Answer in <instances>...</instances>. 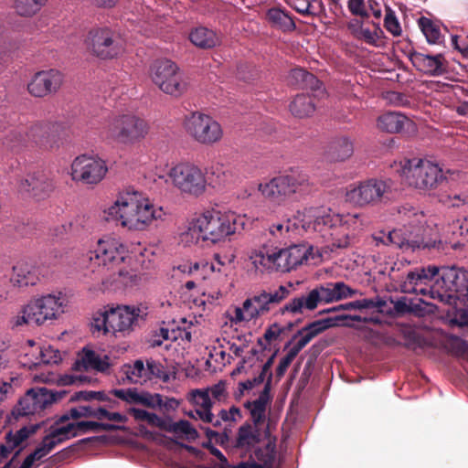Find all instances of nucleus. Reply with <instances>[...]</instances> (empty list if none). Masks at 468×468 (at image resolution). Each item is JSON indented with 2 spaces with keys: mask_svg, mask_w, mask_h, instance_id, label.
I'll return each mask as SVG.
<instances>
[{
  "mask_svg": "<svg viewBox=\"0 0 468 468\" xmlns=\"http://www.w3.org/2000/svg\"><path fill=\"white\" fill-rule=\"evenodd\" d=\"M104 219L131 231H144L164 222L167 212L145 194L133 188L117 194L112 205L103 210Z\"/></svg>",
  "mask_w": 468,
  "mask_h": 468,
  "instance_id": "obj_1",
  "label": "nucleus"
},
{
  "mask_svg": "<svg viewBox=\"0 0 468 468\" xmlns=\"http://www.w3.org/2000/svg\"><path fill=\"white\" fill-rule=\"evenodd\" d=\"M359 214H337L326 207H308L302 213V227L314 231L331 241L332 249L346 248L350 243L349 230L362 228Z\"/></svg>",
  "mask_w": 468,
  "mask_h": 468,
  "instance_id": "obj_2",
  "label": "nucleus"
},
{
  "mask_svg": "<svg viewBox=\"0 0 468 468\" xmlns=\"http://www.w3.org/2000/svg\"><path fill=\"white\" fill-rule=\"evenodd\" d=\"M27 141L43 151H58L63 145L61 125L53 121H37L23 129L11 130L4 144L14 149Z\"/></svg>",
  "mask_w": 468,
  "mask_h": 468,
  "instance_id": "obj_3",
  "label": "nucleus"
},
{
  "mask_svg": "<svg viewBox=\"0 0 468 468\" xmlns=\"http://www.w3.org/2000/svg\"><path fill=\"white\" fill-rule=\"evenodd\" d=\"M147 314V307L142 305L107 306L93 316L92 332L103 335L121 333L125 335L130 334L140 321L145 320Z\"/></svg>",
  "mask_w": 468,
  "mask_h": 468,
  "instance_id": "obj_4",
  "label": "nucleus"
},
{
  "mask_svg": "<svg viewBox=\"0 0 468 468\" xmlns=\"http://www.w3.org/2000/svg\"><path fill=\"white\" fill-rule=\"evenodd\" d=\"M190 230L197 232L203 241L222 242L236 232V216L214 208L207 209L193 220Z\"/></svg>",
  "mask_w": 468,
  "mask_h": 468,
  "instance_id": "obj_5",
  "label": "nucleus"
},
{
  "mask_svg": "<svg viewBox=\"0 0 468 468\" xmlns=\"http://www.w3.org/2000/svg\"><path fill=\"white\" fill-rule=\"evenodd\" d=\"M310 189L309 176L303 171H291L261 182L258 190L270 203L282 205L294 194H303Z\"/></svg>",
  "mask_w": 468,
  "mask_h": 468,
  "instance_id": "obj_6",
  "label": "nucleus"
},
{
  "mask_svg": "<svg viewBox=\"0 0 468 468\" xmlns=\"http://www.w3.org/2000/svg\"><path fill=\"white\" fill-rule=\"evenodd\" d=\"M181 194L200 197L206 193L207 188V177L203 169L196 163L181 161L173 164L168 167L165 176H159L165 178Z\"/></svg>",
  "mask_w": 468,
  "mask_h": 468,
  "instance_id": "obj_7",
  "label": "nucleus"
},
{
  "mask_svg": "<svg viewBox=\"0 0 468 468\" xmlns=\"http://www.w3.org/2000/svg\"><path fill=\"white\" fill-rule=\"evenodd\" d=\"M147 133L146 122L133 114L116 115L110 118L101 131L104 140L124 145H132L140 142Z\"/></svg>",
  "mask_w": 468,
  "mask_h": 468,
  "instance_id": "obj_8",
  "label": "nucleus"
},
{
  "mask_svg": "<svg viewBox=\"0 0 468 468\" xmlns=\"http://www.w3.org/2000/svg\"><path fill=\"white\" fill-rule=\"evenodd\" d=\"M400 174L407 184L423 191L437 188L446 179L438 164L421 158L405 160Z\"/></svg>",
  "mask_w": 468,
  "mask_h": 468,
  "instance_id": "obj_9",
  "label": "nucleus"
},
{
  "mask_svg": "<svg viewBox=\"0 0 468 468\" xmlns=\"http://www.w3.org/2000/svg\"><path fill=\"white\" fill-rule=\"evenodd\" d=\"M434 300L447 304L468 303V271L455 267H441L436 278Z\"/></svg>",
  "mask_w": 468,
  "mask_h": 468,
  "instance_id": "obj_10",
  "label": "nucleus"
},
{
  "mask_svg": "<svg viewBox=\"0 0 468 468\" xmlns=\"http://www.w3.org/2000/svg\"><path fill=\"white\" fill-rule=\"evenodd\" d=\"M184 128L192 140L202 145L216 144L224 136L221 124L209 114L201 112H193L186 115Z\"/></svg>",
  "mask_w": 468,
  "mask_h": 468,
  "instance_id": "obj_11",
  "label": "nucleus"
},
{
  "mask_svg": "<svg viewBox=\"0 0 468 468\" xmlns=\"http://www.w3.org/2000/svg\"><path fill=\"white\" fill-rule=\"evenodd\" d=\"M440 273V267L426 265L415 267L401 277L400 290L405 293L422 295L425 299L434 300L436 279Z\"/></svg>",
  "mask_w": 468,
  "mask_h": 468,
  "instance_id": "obj_12",
  "label": "nucleus"
},
{
  "mask_svg": "<svg viewBox=\"0 0 468 468\" xmlns=\"http://www.w3.org/2000/svg\"><path fill=\"white\" fill-rule=\"evenodd\" d=\"M90 261V268L101 267L114 271L127 258V250L123 243L116 238L105 237L98 240L94 250L86 256ZM92 271H95L92 269Z\"/></svg>",
  "mask_w": 468,
  "mask_h": 468,
  "instance_id": "obj_13",
  "label": "nucleus"
},
{
  "mask_svg": "<svg viewBox=\"0 0 468 468\" xmlns=\"http://www.w3.org/2000/svg\"><path fill=\"white\" fill-rule=\"evenodd\" d=\"M153 82L165 93L179 97L187 84L176 63L169 59L156 60L151 67Z\"/></svg>",
  "mask_w": 468,
  "mask_h": 468,
  "instance_id": "obj_14",
  "label": "nucleus"
},
{
  "mask_svg": "<svg viewBox=\"0 0 468 468\" xmlns=\"http://www.w3.org/2000/svg\"><path fill=\"white\" fill-rule=\"evenodd\" d=\"M389 186L383 180L370 178L349 185L346 192V199L358 206H376L382 202Z\"/></svg>",
  "mask_w": 468,
  "mask_h": 468,
  "instance_id": "obj_15",
  "label": "nucleus"
},
{
  "mask_svg": "<svg viewBox=\"0 0 468 468\" xmlns=\"http://www.w3.org/2000/svg\"><path fill=\"white\" fill-rule=\"evenodd\" d=\"M87 48L101 59L119 56L122 48L115 34L109 27H96L89 31L85 39Z\"/></svg>",
  "mask_w": 468,
  "mask_h": 468,
  "instance_id": "obj_16",
  "label": "nucleus"
},
{
  "mask_svg": "<svg viewBox=\"0 0 468 468\" xmlns=\"http://www.w3.org/2000/svg\"><path fill=\"white\" fill-rule=\"evenodd\" d=\"M108 171L104 160L98 156L82 154L71 164V177L74 181L87 185L98 184Z\"/></svg>",
  "mask_w": 468,
  "mask_h": 468,
  "instance_id": "obj_17",
  "label": "nucleus"
},
{
  "mask_svg": "<svg viewBox=\"0 0 468 468\" xmlns=\"http://www.w3.org/2000/svg\"><path fill=\"white\" fill-rule=\"evenodd\" d=\"M57 399L56 394L47 388H32L19 399L15 413L17 416L39 415Z\"/></svg>",
  "mask_w": 468,
  "mask_h": 468,
  "instance_id": "obj_18",
  "label": "nucleus"
},
{
  "mask_svg": "<svg viewBox=\"0 0 468 468\" xmlns=\"http://www.w3.org/2000/svg\"><path fill=\"white\" fill-rule=\"evenodd\" d=\"M290 294V289L287 286L280 285L278 288L269 291H261L252 297L245 300V307L248 309L253 319L270 312L273 305L280 303Z\"/></svg>",
  "mask_w": 468,
  "mask_h": 468,
  "instance_id": "obj_19",
  "label": "nucleus"
},
{
  "mask_svg": "<svg viewBox=\"0 0 468 468\" xmlns=\"http://www.w3.org/2000/svg\"><path fill=\"white\" fill-rule=\"evenodd\" d=\"M64 81V75L61 71L50 69L37 72L27 84L28 92L37 98H43L56 93Z\"/></svg>",
  "mask_w": 468,
  "mask_h": 468,
  "instance_id": "obj_20",
  "label": "nucleus"
},
{
  "mask_svg": "<svg viewBox=\"0 0 468 468\" xmlns=\"http://www.w3.org/2000/svg\"><path fill=\"white\" fill-rule=\"evenodd\" d=\"M64 299L61 293L47 294L28 303L29 310L35 314L37 325L48 320L56 319L62 313Z\"/></svg>",
  "mask_w": 468,
  "mask_h": 468,
  "instance_id": "obj_21",
  "label": "nucleus"
},
{
  "mask_svg": "<svg viewBox=\"0 0 468 468\" xmlns=\"http://www.w3.org/2000/svg\"><path fill=\"white\" fill-rule=\"evenodd\" d=\"M18 192L37 200L44 199L53 191L54 183L43 172L27 175L17 185Z\"/></svg>",
  "mask_w": 468,
  "mask_h": 468,
  "instance_id": "obj_22",
  "label": "nucleus"
},
{
  "mask_svg": "<svg viewBox=\"0 0 468 468\" xmlns=\"http://www.w3.org/2000/svg\"><path fill=\"white\" fill-rule=\"evenodd\" d=\"M69 420L68 416H62L54 425L50 427L49 432L46 435L39 446L48 454L57 445L78 436L75 422H65Z\"/></svg>",
  "mask_w": 468,
  "mask_h": 468,
  "instance_id": "obj_23",
  "label": "nucleus"
},
{
  "mask_svg": "<svg viewBox=\"0 0 468 468\" xmlns=\"http://www.w3.org/2000/svg\"><path fill=\"white\" fill-rule=\"evenodd\" d=\"M188 399L196 407L194 412L188 413L189 417L200 420L205 423H210L214 427L220 426V420L211 411L213 401L208 390L193 389L189 393Z\"/></svg>",
  "mask_w": 468,
  "mask_h": 468,
  "instance_id": "obj_24",
  "label": "nucleus"
},
{
  "mask_svg": "<svg viewBox=\"0 0 468 468\" xmlns=\"http://www.w3.org/2000/svg\"><path fill=\"white\" fill-rule=\"evenodd\" d=\"M249 259L256 270L261 271H281L280 248L270 244L252 250Z\"/></svg>",
  "mask_w": 468,
  "mask_h": 468,
  "instance_id": "obj_25",
  "label": "nucleus"
},
{
  "mask_svg": "<svg viewBox=\"0 0 468 468\" xmlns=\"http://www.w3.org/2000/svg\"><path fill=\"white\" fill-rule=\"evenodd\" d=\"M410 59L417 70L428 76L438 77L447 72V61L442 54L414 52L410 54Z\"/></svg>",
  "mask_w": 468,
  "mask_h": 468,
  "instance_id": "obj_26",
  "label": "nucleus"
},
{
  "mask_svg": "<svg viewBox=\"0 0 468 468\" xmlns=\"http://www.w3.org/2000/svg\"><path fill=\"white\" fill-rule=\"evenodd\" d=\"M311 250L312 247L306 244L280 248L281 272H289L305 262Z\"/></svg>",
  "mask_w": 468,
  "mask_h": 468,
  "instance_id": "obj_27",
  "label": "nucleus"
},
{
  "mask_svg": "<svg viewBox=\"0 0 468 468\" xmlns=\"http://www.w3.org/2000/svg\"><path fill=\"white\" fill-rule=\"evenodd\" d=\"M378 127L384 132L412 133L416 131L415 123L406 115L400 112H386L380 115L377 121Z\"/></svg>",
  "mask_w": 468,
  "mask_h": 468,
  "instance_id": "obj_28",
  "label": "nucleus"
},
{
  "mask_svg": "<svg viewBox=\"0 0 468 468\" xmlns=\"http://www.w3.org/2000/svg\"><path fill=\"white\" fill-rule=\"evenodd\" d=\"M112 393L118 399L129 404H140L152 409L163 405L160 394H151L147 391H139L135 388L113 389Z\"/></svg>",
  "mask_w": 468,
  "mask_h": 468,
  "instance_id": "obj_29",
  "label": "nucleus"
},
{
  "mask_svg": "<svg viewBox=\"0 0 468 468\" xmlns=\"http://www.w3.org/2000/svg\"><path fill=\"white\" fill-rule=\"evenodd\" d=\"M318 292V299L321 303L338 302L356 293V291L346 284L344 282H326L314 288Z\"/></svg>",
  "mask_w": 468,
  "mask_h": 468,
  "instance_id": "obj_30",
  "label": "nucleus"
},
{
  "mask_svg": "<svg viewBox=\"0 0 468 468\" xmlns=\"http://www.w3.org/2000/svg\"><path fill=\"white\" fill-rule=\"evenodd\" d=\"M38 427V424H35L25 426L16 432L9 431L5 435V442L0 446V463H2L13 451H16L15 455H17L22 449V442L30 435L34 434Z\"/></svg>",
  "mask_w": 468,
  "mask_h": 468,
  "instance_id": "obj_31",
  "label": "nucleus"
},
{
  "mask_svg": "<svg viewBox=\"0 0 468 468\" xmlns=\"http://www.w3.org/2000/svg\"><path fill=\"white\" fill-rule=\"evenodd\" d=\"M209 185L216 189H223L236 182L237 176L232 166L222 162L212 164L208 170Z\"/></svg>",
  "mask_w": 468,
  "mask_h": 468,
  "instance_id": "obj_32",
  "label": "nucleus"
},
{
  "mask_svg": "<svg viewBox=\"0 0 468 468\" xmlns=\"http://www.w3.org/2000/svg\"><path fill=\"white\" fill-rule=\"evenodd\" d=\"M12 271L10 282L15 287L24 288L35 285L39 279L36 267L27 261H17Z\"/></svg>",
  "mask_w": 468,
  "mask_h": 468,
  "instance_id": "obj_33",
  "label": "nucleus"
},
{
  "mask_svg": "<svg viewBox=\"0 0 468 468\" xmlns=\"http://www.w3.org/2000/svg\"><path fill=\"white\" fill-rule=\"evenodd\" d=\"M272 374L270 372L263 390L259 398L252 402H248L246 407L250 411L251 420L254 426L260 427L264 422L266 417V406L270 400L271 386Z\"/></svg>",
  "mask_w": 468,
  "mask_h": 468,
  "instance_id": "obj_34",
  "label": "nucleus"
},
{
  "mask_svg": "<svg viewBox=\"0 0 468 468\" xmlns=\"http://www.w3.org/2000/svg\"><path fill=\"white\" fill-rule=\"evenodd\" d=\"M354 154V140L347 135L333 138L326 150L327 158L333 162H344Z\"/></svg>",
  "mask_w": 468,
  "mask_h": 468,
  "instance_id": "obj_35",
  "label": "nucleus"
},
{
  "mask_svg": "<svg viewBox=\"0 0 468 468\" xmlns=\"http://www.w3.org/2000/svg\"><path fill=\"white\" fill-rule=\"evenodd\" d=\"M110 358L107 355L101 356L93 350L83 348L82 354L73 365L75 370L106 371L110 367Z\"/></svg>",
  "mask_w": 468,
  "mask_h": 468,
  "instance_id": "obj_36",
  "label": "nucleus"
},
{
  "mask_svg": "<svg viewBox=\"0 0 468 468\" xmlns=\"http://www.w3.org/2000/svg\"><path fill=\"white\" fill-rule=\"evenodd\" d=\"M261 436L260 427L245 423L239 428L233 447L250 452L260 442Z\"/></svg>",
  "mask_w": 468,
  "mask_h": 468,
  "instance_id": "obj_37",
  "label": "nucleus"
},
{
  "mask_svg": "<svg viewBox=\"0 0 468 468\" xmlns=\"http://www.w3.org/2000/svg\"><path fill=\"white\" fill-rule=\"evenodd\" d=\"M61 360V354L58 349L51 346H44L38 348V356L25 353L21 357L20 363L32 369L41 364H58Z\"/></svg>",
  "mask_w": 468,
  "mask_h": 468,
  "instance_id": "obj_38",
  "label": "nucleus"
},
{
  "mask_svg": "<svg viewBox=\"0 0 468 468\" xmlns=\"http://www.w3.org/2000/svg\"><path fill=\"white\" fill-rule=\"evenodd\" d=\"M319 303L318 292L314 288L308 293L299 295L290 300L284 304L281 311L282 314L290 313L292 314H303L304 310H314Z\"/></svg>",
  "mask_w": 468,
  "mask_h": 468,
  "instance_id": "obj_39",
  "label": "nucleus"
},
{
  "mask_svg": "<svg viewBox=\"0 0 468 468\" xmlns=\"http://www.w3.org/2000/svg\"><path fill=\"white\" fill-rule=\"evenodd\" d=\"M389 244H393L403 250H412L416 249L426 248L428 244L422 239L413 237V231H409L407 234L401 229H396L389 231Z\"/></svg>",
  "mask_w": 468,
  "mask_h": 468,
  "instance_id": "obj_40",
  "label": "nucleus"
},
{
  "mask_svg": "<svg viewBox=\"0 0 468 468\" xmlns=\"http://www.w3.org/2000/svg\"><path fill=\"white\" fill-rule=\"evenodd\" d=\"M189 39L193 45L199 48H212L220 43L218 35L205 27H198L193 29L189 34Z\"/></svg>",
  "mask_w": 468,
  "mask_h": 468,
  "instance_id": "obj_41",
  "label": "nucleus"
},
{
  "mask_svg": "<svg viewBox=\"0 0 468 468\" xmlns=\"http://www.w3.org/2000/svg\"><path fill=\"white\" fill-rule=\"evenodd\" d=\"M289 81L292 85L301 89L317 90L321 87V82L314 75L301 68L291 70Z\"/></svg>",
  "mask_w": 468,
  "mask_h": 468,
  "instance_id": "obj_42",
  "label": "nucleus"
},
{
  "mask_svg": "<svg viewBox=\"0 0 468 468\" xmlns=\"http://www.w3.org/2000/svg\"><path fill=\"white\" fill-rule=\"evenodd\" d=\"M125 380L132 384H144L148 381L146 365L141 359L135 360L133 364H125L122 367Z\"/></svg>",
  "mask_w": 468,
  "mask_h": 468,
  "instance_id": "obj_43",
  "label": "nucleus"
},
{
  "mask_svg": "<svg viewBox=\"0 0 468 468\" xmlns=\"http://www.w3.org/2000/svg\"><path fill=\"white\" fill-rule=\"evenodd\" d=\"M348 318H351V316L348 314H337L334 317L314 321L303 327L304 331H309L315 337L330 327L337 325H350L349 323L344 322V319Z\"/></svg>",
  "mask_w": 468,
  "mask_h": 468,
  "instance_id": "obj_44",
  "label": "nucleus"
},
{
  "mask_svg": "<svg viewBox=\"0 0 468 468\" xmlns=\"http://www.w3.org/2000/svg\"><path fill=\"white\" fill-rule=\"evenodd\" d=\"M234 261V256L214 254V261L212 262H196L190 268V271H197L202 269L204 271H210L211 272L225 273L227 265H229Z\"/></svg>",
  "mask_w": 468,
  "mask_h": 468,
  "instance_id": "obj_45",
  "label": "nucleus"
},
{
  "mask_svg": "<svg viewBox=\"0 0 468 468\" xmlns=\"http://www.w3.org/2000/svg\"><path fill=\"white\" fill-rule=\"evenodd\" d=\"M290 111L298 118L311 116L315 111L314 100L308 95L299 94L291 102Z\"/></svg>",
  "mask_w": 468,
  "mask_h": 468,
  "instance_id": "obj_46",
  "label": "nucleus"
},
{
  "mask_svg": "<svg viewBox=\"0 0 468 468\" xmlns=\"http://www.w3.org/2000/svg\"><path fill=\"white\" fill-rule=\"evenodd\" d=\"M267 19L273 27L282 31H292L295 28L292 18L286 12L278 7L270 8L268 10Z\"/></svg>",
  "mask_w": 468,
  "mask_h": 468,
  "instance_id": "obj_47",
  "label": "nucleus"
},
{
  "mask_svg": "<svg viewBox=\"0 0 468 468\" xmlns=\"http://www.w3.org/2000/svg\"><path fill=\"white\" fill-rule=\"evenodd\" d=\"M162 430L175 433L178 436L185 435V437L189 441L195 440L198 437L197 430L188 420H181L179 421H166L165 420V424L162 427Z\"/></svg>",
  "mask_w": 468,
  "mask_h": 468,
  "instance_id": "obj_48",
  "label": "nucleus"
},
{
  "mask_svg": "<svg viewBox=\"0 0 468 468\" xmlns=\"http://www.w3.org/2000/svg\"><path fill=\"white\" fill-rule=\"evenodd\" d=\"M276 458L275 440H270L264 447H259L254 451V459L262 464L263 468H271Z\"/></svg>",
  "mask_w": 468,
  "mask_h": 468,
  "instance_id": "obj_49",
  "label": "nucleus"
},
{
  "mask_svg": "<svg viewBox=\"0 0 468 468\" xmlns=\"http://www.w3.org/2000/svg\"><path fill=\"white\" fill-rule=\"evenodd\" d=\"M398 220L406 228H416L424 218L422 212H419L411 206H403L399 210Z\"/></svg>",
  "mask_w": 468,
  "mask_h": 468,
  "instance_id": "obj_50",
  "label": "nucleus"
},
{
  "mask_svg": "<svg viewBox=\"0 0 468 468\" xmlns=\"http://www.w3.org/2000/svg\"><path fill=\"white\" fill-rule=\"evenodd\" d=\"M48 0H15V9L22 16H32L46 5Z\"/></svg>",
  "mask_w": 468,
  "mask_h": 468,
  "instance_id": "obj_51",
  "label": "nucleus"
},
{
  "mask_svg": "<svg viewBox=\"0 0 468 468\" xmlns=\"http://www.w3.org/2000/svg\"><path fill=\"white\" fill-rule=\"evenodd\" d=\"M418 25L429 44L440 43L441 37L440 28L430 18L421 16L418 20Z\"/></svg>",
  "mask_w": 468,
  "mask_h": 468,
  "instance_id": "obj_52",
  "label": "nucleus"
},
{
  "mask_svg": "<svg viewBox=\"0 0 468 468\" xmlns=\"http://www.w3.org/2000/svg\"><path fill=\"white\" fill-rule=\"evenodd\" d=\"M129 412L133 416L136 421H143L152 427L162 429L165 424V420L160 418L158 415L153 412H149L145 410L131 408Z\"/></svg>",
  "mask_w": 468,
  "mask_h": 468,
  "instance_id": "obj_53",
  "label": "nucleus"
},
{
  "mask_svg": "<svg viewBox=\"0 0 468 468\" xmlns=\"http://www.w3.org/2000/svg\"><path fill=\"white\" fill-rule=\"evenodd\" d=\"M75 424L78 431V436L90 431L98 432L101 431H112L121 429V427L116 426L114 424L103 423L93 420L76 421Z\"/></svg>",
  "mask_w": 468,
  "mask_h": 468,
  "instance_id": "obj_54",
  "label": "nucleus"
},
{
  "mask_svg": "<svg viewBox=\"0 0 468 468\" xmlns=\"http://www.w3.org/2000/svg\"><path fill=\"white\" fill-rule=\"evenodd\" d=\"M146 370L148 373V381L153 378H156L165 382H167L170 378L169 374L165 369L164 366L160 362L154 359L146 360Z\"/></svg>",
  "mask_w": 468,
  "mask_h": 468,
  "instance_id": "obj_55",
  "label": "nucleus"
},
{
  "mask_svg": "<svg viewBox=\"0 0 468 468\" xmlns=\"http://www.w3.org/2000/svg\"><path fill=\"white\" fill-rule=\"evenodd\" d=\"M102 407L96 405H80L77 408L70 410V415L73 418H81V417H91L97 420H101V414H99L100 410H101Z\"/></svg>",
  "mask_w": 468,
  "mask_h": 468,
  "instance_id": "obj_56",
  "label": "nucleus"
},
{
  "mask_svg": "<svg viewBox=\"0 0 468 468\" xmlns=\"http://www.w3.org/2000/svg\"><path fill=\"white\" fill-rule=\"evenodd\" d=\"M445 346L448 351L456 356H462L468 353V344L458 336H450Z\"/></svg>",
  "mask_w": 468,
  "mask_h": 468,
  "instance_id": "obj_57",
  "label": "nucleus"
},
{
  "mask_svg": "<svg viewBox=\"0 0 468 468\" xmlns=\"http://www.w3.org/2000/svg\"><path fill=\"white\" fill-rule=\"evenodd\" d=\"M372 305L370 301L367 299L356 300L354 302L339 304L333 308H328L321 312V314H327L331 312H338L342 310H362V309H369Z\"/></svg>",
  "mask_w": 468,
  "mask_h": 468,
  "instance_id": "obj_58",
  "label": "nucleus"
},
{
  "mask_svg": "<svg viewBox=\"0 0 468 468\" xmlns=\"http://www.w3.org/2000/svg\"><path fill=\"white\" fill-rule=\"evenodd\" d=\"M11 324L13 327L21 326L24 324H37L35 314L31 310H29L28 303L24 306L20 314L12 318Z\"/></svg>",
  "mask_w": 468,
  "mask_h": 468,
  "instance_id": "obj_59",
  "label": "nucleus"
},
{
  "mask_svg": "<svg viewBox=\"0 0 468 468\" xmlns=\"http://www.w3.org/2000/svg\"><path fill=\"white\" fill-rule=\"evenodd\" d=\"M316 0H287L288 5L302 15L315 14L314 3Z\"/></svg>",
  "mask_w": 468,
  "mask_h": 468,
  "instance_id": "obj_60",
  "label": "nucleus"
},
{
  "mask_svg": "<svg viewBox=\"0 0 468 468\" xmlns=\"http://www.w3.org/2000/svg\"><path fill=\"white\" fill-rule=\"evenodd\" d=\"M292 326V324L290 323L287 325H282L280 324H273L265 331L264 338L268 342L277 340L281 335H284L287 331H289Z\"/></svg>",
  "mask_w": 468,
  "mask_h": 468,
  "instance_id": "obj_61",
  "label": "nucleus"
},
{
  "mask_svg": "<svg viewBox=\"0 0 468 468\" xmlns=\"http://www.w3.org/2000/svg\"><path fill=\"white\" fill-rule=\"evenodd\" d=\"M229 320L234 324H239L241 322H249L254 320L250 312L245 307V301L242 306L234 307L231 314H229Z\"/></svg>",
  "mask_w": 468,
  "mask_h": 468,
  "instance_id": "obj_62",
  "label": "nucleus"
},
{
  "mask_svg": "<svg viewBox=\"0 0 468 468\" xmlns=\"http://www.w3.org/2000/svg\"><path fill=\"white\" fill-rule=\"evenodd\" d=\"M205 390H208L211 399H213L219 402L226 400L228 398L225 381H219Z\"/></svg>",
  "mask_w": 468,
  "mask_h": 468,
  "instance_id": "obj_63",
  "label": "nucleus"
},
{
  "mask_svg": "<svg viewBox=\"0 0 468 468\" xmlns=\"http://www.w3.org/2000/svg\"><path fill=\"white\" fill-rule=\"evenodd\" d=\"M222 422H236L241 419L240 410L235 406L231 407L229 410H221L218 416H216Z\"/></svg>",
  "mask_w": 468,
  "mask_h": 468,
  "instance_id": "obj_64",
  "label": "nucleus"
}]
</instances>
